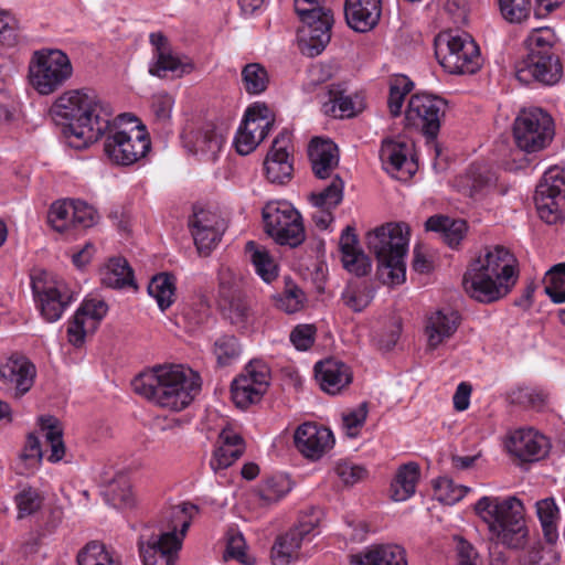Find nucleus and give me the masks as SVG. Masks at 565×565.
Segmentation results:
<instances>
[{"label": "nucleus", "mask_w": 565, "mask_h": 565, "mask_svg": "<svg viewBox=\"0 0 565 565\" xmlns=\"http://www.w3.org/2000/svg\"><path fill=\"white\" fill-rule=\"evenodd\" d=\"M43 451L38 436L29 434L26 436L25 445L21 451L18 462L17 471L19 475H32L41 465Z\"/></svg>", "instance_id": "nucleus-45"}, {"label": "nucleus", "mask_w": 565, "mask_h": 565, "mask_svg": "<svg viewBox=\"0 0 565 565\" xmlns=\"http://www.w3.org/2000/svg\"><path fill=\"white\" fill-rule=\"evenodd\" d=\"M153 63L149 67V73L153 76L166 77L168 73H172L177 77L190 74L194 70L193 63L188 58H181L172 52H161L153 56Z\"/></svg>", "instance_id": "nucleus-39"}, {"label": "nucleus", "mask_w": 565, "mask_h": 565, "mask_svg": "<svg viewBox=\"0 0 565 565\" xmlns=\"http://www.w3.org/2000/svg\"><path fill=\"white\" fill-rule=\"evenodd\" d=\"M407 153L406 143L391 139L384 140L380 149L382 163L385 170L392 174L403 171L408 166Z\"/></svg>", "instance_id": "nucleus-43"}, {"label": "nucleus", "mask_w": 565, "mask_h": 565, "mask_svg": "<svg viewBox=\"0 0 565 565\" xmlns=\"http://www.w3.org/2000/svg\"><path fill=\"white\" fill-rule=\"evenodd\" d=\"M218 307L223 317L237 329H247L255 312L245 292L243 278L230 267L218 270Z\"/></svg>", "instance_id": "nucleus-9"}, {"label": "nucleus", "mask_w": 565, "mask_h": 565, "mask_svg": "<svg viewBox=\"0 0 565 565\" xmlns=\"http://www.w3.org/2000/svg\"><path fill=\"white\" fill-rule=\"evenodd\" d=\"M51 113L68 121L62 131L68 145L75 149L86 148L107 131L111 132L113 109L89 88L65 92L53 103Z\"/></svg>", "instance_id": "nucleus-1"}, {"label": "nucleus", "mask_w": 565, "mask_h": 565, "mask_svg": "<svg viewBox=\"0 0 565 565\" xmlns=\"http://www.w3.org/2000/svg\"><path fill=\"white\" fill-rule=\"evenodd\" d=\"M73 206L72 227L87 228L95 224L97 214L90 205L79 200H73Z\"/></svg>", "instance_id": "nucleus-64"}, {"label": "nucleus", "mask_w": 565, "mask_h": 565, "mask_svg": "<svg viewBox=\"0 0 565 565\" xmlns=\"http://www.w3.org/2000/svg\"><path fill=\"white\" fill-rule=\"evenodd\" d=\"M553 43L554 34L548 29H537L529 35V53L516 68L520 82L534 79L543 85H554L561 79L563 66L553 51Z\"/></svg>", "instance_id": "nucleus-6"}, {"label": "nucleus", "mask_w": 565, "mask_h": 565, "mask_svg": "<svg viewBox=\"0 0 565 565\" xmlns=\"http://www.w3.org/2000/svg\"><path fill=\"white\" fill-rule=\"evenodd\" d=\"M198 512L199 508L191 503L172 507L169 510L171 531L151 537L147 543L139 542L143 565H175L182 540Z\"/></svg>", "instance_id": "nucleus-7"}, {"label": "nucleus", "mask_w": 565, "mask_h": 565, "mask_svg": "<svg viewBox=\"0 0 565 565\" xmlns=\"http://www.w3.org/2000/svg\"><path fill=\"white\" fill-rule=\"evenodd\" d=\"M507 447L521 461L533 462L545 458L551 445L544 435L534 429H519L511 435Z\"/></svg>", "instance_id": "nucleus-26"}, {"label": "nucleus", "mask_w": 565, "mask_h": 565, "mask_svg": "<svg viewBox=\"0 0 565 565\" xmlns=\"http://www.w3.org/2000/svg\"><path fill=\"white\" fill-rule=\"evenodd\" d=\"M519 556L520 565H555L557 563L556 553L552 548H543L540 541H530L522 548Z\"/></svg>", "instance_id": "nucleus-52"}, {"label": "nucleus", "mask_w": 565, "mask_h": 565, "mask_svg": "<svg viewBox=\"0 0 565 565\" xmlns=\"http://www.w3.org/2000/svg\"><path fill=\"white\" fill-rule=\"evenodd\" d=\"M290 491L288 479L278 476L268 478L258 490L260 499L266 503H273L280 500Z\"/></svg>", "instance_id": "nucleus-56"}, {"label": "nucleus", "mask_w": 565, "mask_h": 565, "mask_svg": "<svg viewBox=\"0 0 565 565\" xmlns=\"http://www.w3.org/2000/svg\"><path fill=\"white\" fill-rule=\"evenodd\" d=\"M273 300L277 309L290 315L303 308L307 297L297 284L290 278H286L284 291L274 295Z\"/></svg>", "instance_id": "nucleus-46"}, {"label": "nucleus", "mask_w": 565, "mask_h": 565, "mask_svg": "<svg viewBox=\"0 0 565 565\" xmlns=\"http://www.w3.org/2000/svg\"><path fill=\"white\" fill-rule=\"evenodd\" d=\"M322 2L323 0H307L302 9L308 12L297 13L305 24L299 31V46L310 57L319 55L331 39L333 14Z\"/></svg>", "instance_id": "nucleus-11"}, {"label": "nucleus", "mask_w": 565, "mask_h": 565, "mask_svg": "<svg viewBox=\"0 0 565 565\" xmlns=\"http://www.w3.org/2000/svg\"><path fill=\"white\" fill-rule=\"evenodd\" d=\"M494 174L483 164H471L465 174L456 178L455 185L465 195L477 199L495 183Z\"/></svg>", "instance_id": "nucleus-34"}, {"label": "nucleus", "mask_w": 565, "mask_h": 565, "mask_svg": "<svg viewBox=\"0 0 565 565\" xmlns=\"http://www.w3.org/2000/svg\"><path fill=\"white\" fill-rule=\"evenodd\" d=\"M475 510L488 524L491 540L512 550L524 548L529 543L524 508L518 498L482 497L476 503Z\"/></svg>", "instance_id": "nucleus-4"}, {"label": "nucleus", "mask_w": 565, "mask_h": 565, "mask_svg": "<svg viewBox=\"0 0 565 565\" xmlns=\"http://www.w3.org/2000/svg\"><path fill=\"white\" fill-rule=\"evenodd\" d=\"M274 126V118L266 104L254 103L244 115V119L236 132L234 145L236 151L246 156L268 136Z\"/></svg>", "instance_id": "nucleus-17"}, {"label": "nucleus", "mask_w": 565, "mask_h": 565, "mask_svg": "<svg viewBox=\"0 0 565 565\" xmlns=\"http://www.w3.org/2000/svg\"><path fill=\"white\" fill-rule=\"evenodd\" d=\"M102 284L109 288L136 287L134 271L122 257H113L100 271Z\"/></svg>", "instance_id": "nucleus-37"}, {"label": "nucleus", "mask_w": 565, "mask_h": 565, "mask_svg": "<svg viewBox=\"0 0 565 565\" xmlns=\"http://www.w3.org/2000/svg\"><path fill=\"white\" fill-rule=\"evenodd\" d=\"M358 245L359 239L355 234V228L348 225L342 231L339 241L343 267L356 277H362L371 271L372 263Z\"/></svg>", "instance_id": "nucleus-30"}, {"label": "nucleus", "mask_w": 565, "mask_h": 565, "mask_svg": "<svg viewBox=\"0 0 565 565\" xmlns=\"http://www.w3.org/2000/svg\"><path fill=\"white\" fill-rule=\"evenodd\" d=\"M439 64L450 74H473L481 66L479 46L466 32H443L435 40Z\"/></svg>", "instance_id": "nucleus-8"}, {"label": "nucleus", "mask_w": 565, "mask_h": 565, "mask_svg": "<svg viewBox=\"0 0 565 565\" xmlns=\"http://www.w3.org/2000/svg\"><path fill=\"white\" fill-rule=\"evenodd\" d=\"M174 292V277L167 273L156 275L148 285V294L156 299L162 311L173 303Z\"/></svg>", "instance_id": "nucleus-47"}, {"label": "nucleus", "mask_w": 565, "mask_h": 565, "mask_svg": "<svg viewBox=\"0 0 565 565\" xmlns=\"http://www.w3.org/2000/svg\"><path fill=\"white\" fill-rule=\"evenodd\" d=\"M266 233L279 245L297 247L306 233L299 212L286 201L269 202L263 209Z\"/></svg>", "instance_id": "nucleus-12"}, {"label": "nucleus", "mask_w": 565, "mask_h": 565, "mask_svg": "<svg viewBox=\"0 0 565 565\" xmlns=\"http://www.w3.org/2000/svg\"><path fill=\"white\" fill-rule=\"evenodd\" d=\"M73 75V65L61 50H42L33 54L29 66L32 87L41 95L60 89Z\"/></svg>", "instance_id": "nucleus-10"}, {"label": "nucleus", "mask_w": 565, "mask_h": 565, "mask_svg": "<svg viewBox=\"0 0 565 565\" xmlns=\"http://www.w3.org/2000/svg\"><path fill=\"white\" fill-rule=\"evenodd\" d=\"M435 497L438 501L452 505L460 501L469 491L465 486L456 484L447 477H440L434 482Z\"/></svg>", "instance_id": "nucleus-54"}, {"label": "nucleus", "mask_w": 565, "mask_h": 565, "mask_svg": "<svg viewBox=\"0 0 565 565\" xmlns=\"http://www.w3.org/2000/svg\"><path fill=\"white\" fill-rule=\"evenodd\" d=\"M545 292L553 302H565V263L553 266L546 273Z\"/></svg>", "instance_id": "nucleus-53"}, {"label": "nucleus", "mask_w": 565, "mask_h": 565, "mask_svg": "<svg viewBox=\"0 0 565 565\" xmlns=\"http://www.w3.org/2000/svg\"><path fill=\"white\" fill-rule=\"evenodd\" d=\"M315 376L322 391L335 395L352 381L350 367L337 360L327 359L315 365Z\"/></svg>", "instance_id": "nucleus-29"}, {"label": "nucleus", "mask_w": 565, "mask_h": 565, "mask_svg": "<svg viewBox=\"0 0 565 565\" xmlns=\"http://www.w3.org/2000/svg\"><path fill=\"white\" fill-rule=\"evenodd\" d=\"M108 307L102 299H86L76 310L73 320L67 327V337L70 343L74 347H81L85 337L94 332L100 320L106 316Z\"/></svg>", "instance_id": "nucleus-23"}, {"label": "nucleus", "mask_w": 565, "mask_h": 565, "mask_svg": "<svg viewBox=\"0 0 565 565\" xmlns=\"http://www.w3.org/2000/svg\"><path fill=\"white\" fill-rule=\"evenodd\" d=\"M238 377H245L250 383H256L260 387L268 388L270 380V370L262 360L250 361Z\"/></svg>", "instance_id": "nucleus-62"}, {"label": "nucleus", "mask_w": 565, "mask_h": 565, "mask_svg": "<svg viewBox=\"0 0 565 565\" xmlns=\"http://www.w3.org/2000/svg\"><path fill=\"white\" fill-rule=\"evenodd\" d=\"M355 559L356 565H407L405 550L397 544L373 545Z\"/></svg>", "instance_id": "nucleus-35"}, {"label": "nucleus", "mask_w": 565, "mask_h": 565, "mask_svg": "<svg viewBox=\"0 0 565 565\" xmlns=\"http://www.w3.org/2000/svg\"><path fill=\"white\" fill-rule=\"evenodd\" d=\"M131 386L161 407L182 411L201 392L202 380L198 372L182 364H163L136 376Z\"/></svg>", "instance_id": "nucleus-3"}, {"label": "nucleus", "mask_w": 565, "mask_h": 565, "mask_svg": "<svg viewBox=\"0 0 565 565\" xmlns=\"http://www.w3.org/2000/svg\"><path fill=\"white\" fill-rule=\"evenodd\" d=\"M73 200H62L54 202L49 211V223L57 232H64L72 226Z\"/></svg>", "instance_id": "nucleus-55"}, {"label": "nucleus", "mask_w": 565, "mask_h": 565, "mask_svg": "<svg viewBox=\"0 0 565 565\" xmlns=\"http://www.w3.org/2000/svg\"><path fill=\"white\" fill-rule=\"evenodd\" d=\"M103 494L107 503L115 508H126L134 504L130 481L124 473L117 475L109 481Z\"/></svg>", "instance_id": "nucleus-44"}, {"label": "nucleus", "mask_w": 565, "mask_h": 565, "mask_svg": "<svg viewBox=\"0 0 565 565\" xmlns=\"http://www.w3.org/2000/svg\"><path fill=\"white\" fill-rule=\"evenodd\" d=\"M518 278L516 258L508 248L497 245L470 263L462 277V286L471 298L491 303L505 297Z\"/></svg>", "instance_id": "nucleus-2"}, {"label": "nucleus", "mask_w": 565, "mask_h": 565, "mask_svg": "<svg viewBox=\"0 0 565 565\" xmlns=\"http://www.w3.org/2000/svg\"><path fill=\"white\" fill-rule=\"evenodd\" d=\"M317 520L303 518L299 523L284 535L276 539L271 548L274 565H289L299 556V548L303 542H310L315 536Z\"/></svg>", "instance_id": "nucleus-21"}, {"label": "nucleus", "mask_w": 565, "mask_h": 565, "mask_svg": "<svg viewBox=\"0 0 565 565\" xmlns=\"http://www.w3.org/2000/svg\"><path fill=\"white\" fill-rule=\"evenodd\" d=\"M460 324V316L454 310H437L426 322L425 333L430 350L437 349L443 342L454 335Z\"/></svg>", "instance_id": "nucleus-31"}, {"label": "nucleus", "mask_w": 565, "mask_h": 565, "mask_svg": "<svg viewBox=\"0 0 565 565\" xmlns=\"http://www.w3.org/2000/svg\"><path fill=\"white\" fill-rule=\"evenodd\" d=\"M189 227L198 252L207 256L225 232V221L216 213L203 209L194 210Z\"/></svg>", "instance_id": "nucleus-20"}, {"label": "nucleus", "mask_w": 565, "mask_h": 565, "mask_svg": "<svg viewBox=\"0 0 565 565\" xmlns=\"http://www.w3.org/2000/svg\"><path fill=\"white\" fill-rule=\"evenodd\" d=\"M241 76L243 87L249 95H259L268 87L269 75L260 63L246 64L242 68Z\"/></svg>", "instance_id": "nucleus-49"}, {"label": "nucleus", "mask_w": 565, "mask_h": 565, "mask_svg": "<svg viewBox=\"0 0 565 565\" xmlns=\"http://www.w3.org/2000/svg\"><path fill=\"white\" fill-rule=\"evenodd\" d=\"M245 451L243 437L231 428L218 435V446L213 452L210 466L214 471L232 466Z\"/></svg>", "instance_id": "nucleus-33"}, {"label": "nucleus", "mask_w": 565, "mask_h": 565, "mask_svg": "<svg viewBox=\"0 0 565 565\" xmlns=\"http://www.w3.org/2000/svg\"><path fill=\"white\" fill-rule=\"evenodd\" d=\"M15 502L19 510L18 518L22 519L36 512L41 508L42 497L36 489L26 488L15 495Z\"/></svg>", "instance_id": "nucleus-60"}, {"label": "nucleus", "mask_w": 565, "mask_h": 565, "mask_svg": "<svg viewBox=\"0 0 565 565\" xmlns=\"http://www.w3.org/2000/svg\"><path fill=\"white\" fill-rule=\"evenodd\" d=\"M366 246L377 260L376 275L385 285H399L406 278L405 257L409 227L405 223H386L366 234Z\"/></svg>", "instance_id": "nucleus-5"}, {"label": "nucleus", "mask_w": 565, "mask_h": 565, "mask_svg": "<svg viewBox=\"0 0 565 565\" xmlns=\"http://www.w3.org/2000/svg\"><path fill=\"white\" fill-rule=\"evenodd\" d=\"M425 227L427 231L440 233L444 242L451 248L460 244L467 230L463 220H454L441 214L430 216L426 221Z\"/></svg>", "instance_id": "nucleus-36"}, {"label": "nucleus", "mask_w": 565, "mask_h": 565, "mask_svg": "<svg viewBox=\"0 0 565 565\" xmlns=\"http://www.w3.org/2000/svg\"><path fill=\"white\" fill-rule=\"evenodd\" d=\"M328 100L322 104V111L333 118H353L365 109L362 94L348 95L342 84H331L327 89Z\"/></svg>", "instance_id": "nucleus-27"}, {"label": "nucleus", "mask_w": 565, "mask_h": 565, "mask_svg": "<svg viewBox=\"0 0 565 565\" xmlns=\"http://www.w3.org/2000/svg\"><path fill=\"white\" fill-rule=\"evenodd\" d=\"M343 303L355 312L364 310L372 301L371 291L361 288L355 284H349L342 291Z\"/></svg>", "instance_id": "nucleus-58"}, {"label": "nucleus", "mask_w": 565, "mask_h": 565, "mask_svg": "<svg viewBox=\"0 0 565 565\" xmlns=\"http://www.w3.org/2000/svg\"><path fill=\"white\" fill-rule=\"evenodd\" d=\"M513 134L521 150H542L554 136L553 119L541 108L522 110L514 121Z\"/></svg>", "instance_id": "nucleus-14"}, {"label": "nucleus", "mask_w": 565, "mask_h": 565, "mask_svg": "<svg viewBox=\"0 0 565 565\" xmlns=\"http://www.w3.org/2000/svg\"><path fill=\"white\" fill-rule=\"evenodd\" d=\"M151 141L148 134L139 128L131 131L117 130L107 136L104 145L105 153L115 163L130 166L143 158L150 150Z\"/></svg>", "instance_id": "nucleus-18"}, {"label": "nucleus", "mask_w": 565, "mask_h": 565, "mask_svg": "<svg viewBox=\"0 0 565 565\" xmlns=\"http://www.w3.org/2000/svg\"><path fill=\"white\" fill-rule=\"evenodd\" d=\"M413 83L406 76L396 77L390 87L388 108L392 116L401 115L405 96L412 90Z\"/></svg>", "instance_id": "nucleus-57"}, {"label": "nucleus", "mask_w": 565, "mask_h": 565, "mask_svg": "<svg viewBox=\"0 0 565 565\" xmlns=\"http://www.w3.org/2000/svg\"><path fill=\"white\" fill-rule=\"evenodd\" d=\"M266 392L267 388L250 383L245 377H236L231 387L233 402L242 409L259 402Z\"/></svg>", "instance_id": "nucleus-48"}, {"label": "nucleus", "mask_w": 565, "mask_h": 565, "mask_svg": "<svg viewBox=\"0 0 565 565\" xmlns=\"http://www.w3.org/2000/svg\"><path fill=\"white\" fill-rule=\"evenodd\" d=\"M344 183L339 175H334L330 184L320 192H311L309 201L313 207L334 210L343 199Z\"/></svg>", "instance_id": "nucleus-50"}, {"label": "nucleus", "mask_w": 565, "mask_h": 565, "mask_svg": "<svg viewBox=\"0 0 565 565\" xmlns=\"http://www.w3.org/2000/svg\"><path fill=\"white\" fill-rule=\"evenodd\" d=\"M35 375L34 364L24 356H12L0 365V381L14 398H21L31 390Z\"/></svg>", "instance_id": "nucleus-24"}, {"label": "nucleus", "mask_w": 565, "mask_h": 565, "mask_svg": "<svg viewBox=\"0 0 565 565\" xmlns=\"http://www.w3.org/2000/svg\"><path fill=\"white\" fill-rule=\"evenodd\" d=\"M296 448L306 457L317 460L334 444L330 429L315 423H303L295 431Z\"/></svg>", "instance_id": "nucleus-25"}, {"label": "nucleus", "mask_w": 565, "mask_h": 565, "mask_svg": "<svg viewBox=\"0 0 565 565\" xmlns=\"http://www.w3.org/2000/svg\"><path fill=\"white\" fill-rule=\"evenodd\" d=\"M446 110L447 102L444 98L427 93L415 94L409 98L405 111L406 126L419 130L427 141H434Z\"/></svg>", "instance_id": "nucleus-13"}, {"label": "nucleus", "mask_w": 565, "mask_h": 565, "mask_svg": "<svg viewBox=\"0 0 565 565\" xmlns=\"http://www.w3.org/2000/svg\"><path fill=\"white\" fill-rule=\"evenodd\" d=\"M213 352L220 365H228L241 353L238 340L234 335H222L215 341Z\"/></svg>", "instance_id": "nucleus-59"}, {"label": "nucleus", "mask_w": 565, "mask_h": 565, "mask_svg": "<svg viewBox=\"0 0 565 565\" xmlns=\"http://www.w3.org/2000/svg\"><path fill=\"white\" fill-rule=\"evenodd\" d=\"M529 0H499L503 18L512 23H520L529 17Z\"/></svg>", "instance_id": "nucleus-61"}, {"label": "nucleus", "mask_w": 565, "mask_h": 565, "mask_svg": "<svg viewBox=\"0 0 565 565\" xmlns=\"http://www.w3.org/2000/svg\"><path fill=\"white\" fill-rule=\"evenodd\" d=\"M536 514L541 523L543 536L547 544L557 542L559 509L553 498H546L536 502Z\"/></svg>", "instance_id": "nucleus-41"}, {"label": "nucleus", "mask_w": 565, "mask_h": 565, "mask_svg": "<svg viewBox=\"0 0 565 565\" xmlns=\"http://www.w3.org/2000/svg\"><path fill=\"white\" fill-rule=\"evenodd\" d=\"M290 147L291 134L284 129L274 139L264 161L266 177L271 183L285 184L291 179L294 167L290 160Z\"/></svg>", "instance_id": "nucleus-22"}, {"label": "nucleus", "mask_w": 565, "mask_h": 565, "mask_svg": "<svg viewBox=\"0 0 565 565\" xmlns=\"http://www.w3.org/2000/svg\"><path fill=\"white\" fill-rule=\"evenodd\" d=\"M78 565H121L105 545L93 541L87 543L77 555Z\"/></svg>", "instance_id": "nucleus-51"}, {"label": "nucleus", "mask_w": 565, "mask_h": 565, "mask_svg": "<svg viewBox=\"0 0 565 565\" xmlns=\"http://www.w3.org/2000/svg\"><path fill=\"white\" fill-rule=\"evenodd\" d=\"M39 426L44 433L46 443L50 446V455L47 460L56 463L61 461L65 456V445L63 441V430L60 426V422L54 416H41L39 418Z\"/></svg>", "instance_id": "nucleus-42"}, {"label": "nucleus", "mask_w": 565, "mask_h": 565, "mask_svg": "<svg viewBox=\"0 0 565 565\" xmlns=\"http://www.w3.org/2000/svg\"><path fill=\"white\" fill-rule=\"evenodd\" d=\"M382 0H345L344 17L348 25L361 33L373 30L381 19Z\"/></svg>", "instance_id": "nucleus-28"}, {"label": "nucleus", "mask_w": 565, "mask_h": 565, "mask_svg": "<svg viewBox=\"0 0 565 565\" xmlns=\"http://www.w3.org/2000/svg\"><path fill=\"white\" fill-rule=\"evenodd\" d=\"M308 157L315 175L319 179L330 178L339 163L337 145L331 140L313 138L308 148Z\"/></svg>", "instance_id": "nucleus-32"}, {"label": "nucleus", "mask_w": 565, "mask_h": 565, "mask_svg": "<svg viewBox=\"0 0 565 565\" xmlns=\"http://www.w3.org/2000/svg\"><path fill=\"white\" fill-rule=\"evenodd\" d=\"M537 213L545 223L557 224L563 220L565 205V169L558 166L547 169L535 190Z\"/></svg>", "instance_id": "nucleus-15"}, {"label": "nucleus", "mask_w": 565, "mask_h": 565, "mask_svg": "<svg viewBox=\"0 0 565 565\" xmlns=\"http://www.w3.org/2000/svg\"><path fill=\"white\" fill-rule=\"evenodd\" d=\"M419 466L415 462L403 465L391 484V497L394 501H405L409 499L416 490L419 480Z\"/></svg>", "instance_id": "nucleus-40"}, {"label": "nucleus", "mask_w": 565, "mask_h": 565, "mask_svg": "<svg viewBox=\"0 0 565 565\" xmlns=\"http://www.w3.org/2000/svg\"><path fill=\"white\" fill-rule=\"evenodd\" d=\"M31 288L43 318L57 321L73 299V292L63 281L46 282L41 277H31Z\"/></svg>", "instance_id": "nucleus-19"}, {"label": "nucleus", "mask_w": 565, "mask_h": 565, "mask_svg": "<svg viewBox=\"0 0 565 565\" xmlns=\"http://www.w3.org/2000/svg\"><path fill=\"white\" fill-rule=\"evenodd\" d=\"M245 254L263 281L270 284L278 277V265L266 247L254 241H248L245 245Z\"/></svg>", "instance_id": "nucleus-38"}, {"label": "nucleus", "mask_w": 565, "mask_h": 565, "mask_svg": "<svg viewBox=\"0 0 565 565\" xmlns=\"http://www.w3.org/2000/svg\"><path fill=\"white\" fill-rule=\"evenodd\" d=\"M181 139L188 152L213 162L224 145V134L213 121L192 119L184 126Z\"/></svg>", "instance_id": "nucleus-16"}, {"label": "nucleus", "mask_w": 565, "mask_h": 565, "mask_svg": "<svg viewBox=\"0 0 565 565\" xmlns=\"http://www.w3.org/2000/svg\"><path fill=\"white\" fill-rule=\"evenodd\" d=\"M233 558L242 564H250L246 554V543L244 536L238 533L231 531L227 533L226 550L224 553V559Z\"/></svg>", "instance_id": "nucleus-63"}]
</instances>
